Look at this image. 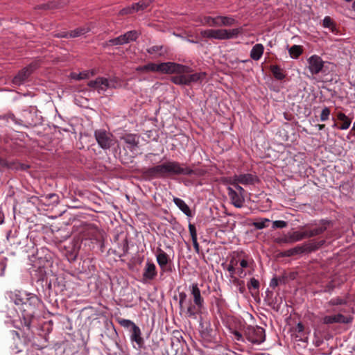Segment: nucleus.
Masks as SVG:
<instances>
[{
    "mask_svg": "<svg viewBox=\"0 0 355 355\" xmlns=\"http://www.w3.org/2000/svg\"><path fill=\"white\" fill-rule=\"evenodd\" d=\"M187 71L171 78V81L176 85H190L192 83H201L206 78L205 72L191 73V69L187 67Z\"/></svg>",
    "mask_w": 355,
    "mask_h": 355,
    "instance_id": "obj_2",
    "label": "nucleus"
},
{
    "mask_svg": "<svg viewBox=\"0 0 355 355\" xmlns=\"http://www.w3.org/2000/svg\"><path fill=\"white\" fill-rule=\"evenodd\" d=\"M272 72L274 76L278 80H282L285 77V76L282 72L281 69L277 66H273L272 67Z\"/></svg>",
    "mask_w": 355,
    "mask_h": 355,
    "instance_id": "obj_41",
    "label": "nucleus"
},
{
    "mask_svg": "<svg viewBox=\"0 0 355 355\" xmlns=\"http://www.w3.org/2000/svg\"><path fill=\"white\" fill-rule=\"evenodd\" d=\"M157 271L154 263L148 261L144 266L143 278L145 280H153L157 276Z\"/></svg>",
    "mask_w": 355,
    "mask_h": 355,
    "instance_id": "obj_18",
    "label": "nucleus"
},
{
    "mask_svg": "<svg viewBox=\"0 0 355 355\" xmlns=\"http://www.w3.org/2000/svg\"><path fill=\"white\" fill-rule=\"evenodd\" d=\"M166 177L175 175H192L194 172L185 164H180L175 161L166 162Z\"/></svg>",
    "mask_w": 355,
    "mask_h": 355,
    "instance_id": "obj_4",
    "label": "nucleus"
},
{
    "mask_svg": "<svg viewBox=\"0 0 355 355\" xmlns=\"http://www.w3.org/2000/svg\"><path fill=\"white\" fill-rule=\"evenodd\" d=\"M238 261L234 259H232L230 261V265H232L233 266H236L237 265Z\"/></svg>",
    "mask_w": 355,
    "mask_h": 355,
    "instance_id": "obj_58",
    "label": "nucleus"
},
{
    "mask_svg": "<svg viewBox=\"0 0 355 355\" xmlns=\"http://www.w3.org/2000/svg\"><path fill=\"white\" fill-rule=\"evenodd\" d=\"M295 329L298 333H302L304 331L303 324H302L301 323H298L297 325L296 326Z\"/></svg>",
    "mask_w": 355,
    "mask_h": 355,
    "instance_id": "obj_54",
    "label": "nucleus"
},
{
    "mask_svg": "<svg viewBox=\"0 0 355 355\" xmlns=\"http://www.w3.org/2000/svg\"><path fill=\"white\" fill-rule=\"evenodd\" d=\"M324 125H319L320 130H322L324 128Z\"/></svg>",
    "mask_w": 355,
    "mask_h": 355,
    "instance_id": "obj_62",
    "label": "nucleus"
},
{
    "mask_svg": "<svg viewBox=\"0 0 355 355\" xmlns=\"http://www.w3.org/2000/svg\"><path fill=\"white\" fill-rule=\"evenodd\" d=\"M92 30L91 26L89 25H85L82 27L77 28L70 32H68L66 34L58 35V37H76L81 35H83Z\"/></svg>",
    "mask_w": 355,
    "mask_h": 355,
    "instance_id": "obj_20",
    "label": "nucleus"
},
{
    "mask_svg": "<svg viewBox=\"0 0 355 355\" xmlns=\"http://www.w3.org/2000/svg\"><path fill=\"white\" fill-rule=\"evenodd\" d=\"M228 182L230 184L232 185L236 189V191L244 196L245 190L242 187H241L239 184H240L239 182L235 181V180L230 178V180H228Z\"/></svg>",
    "mask_w": 355,
    "mask_h": 355,
    "instance_id": "obj_40",
    "label": "nucleus"
},
{
    "mask_svg": "<svg viewBox=\"0 0 355 355\" xmlns=\"http://www.w3.org/2000/svg\"><path fill=\"white\" fill-rule=\"evenodd\" d=\"M189 233L191 236V239L192 240L197 239V232H196V227L194 226V225L189 224Z\"/></svg>",
    "mask_w": 355,
    "mask_h": 355,
    "instance_id": "obj_48",
    "label": "nucleus"
},
{
    "mask_svg": "<svg viewBox=\"0 0 355 355\" xmlns=\"http://www.w3.org/2000/svg\"><path fill=\"white\" fill-rule=\"evenodd\" d=\"M352 130L355 131V121H354V123L353 125Z\"/></svg>",
    "mask_w": 355,
    "mask_h": 355,
    "instance_id": "obj_63",
    "label": "nucleus"
},
{
    "mask_svg": "<svg viewBox=\"0 0 355 355\" xmlns=\"http://www.w3.org/2000/svg\"><path fill=\"white\" fill-rule=\"evenodd\" d=\"M231 178L235 180V181L239 182L240 184L243 185H250L254 184L257 180L255 176L252 174H240L235 175Z\"/></svg>",
    "mask_w": 355,
    "mask_h": 355,
    "instance_id": "obj_21",
    "label": "nucleus"
},
{
    "mask_svg": "<svg viewBox=\"0 0 355 355\" xmlns=\"http://www.w3.org/2000/svg\"><path fill=\"white\" fill-rule=\"evenodd\" d=\"M243 33V28L232 29H207L201 31V35L205 38L218 40H227L237 38Z\"/></svg>",
    "mask_w": 355,
    "mask_h": 355,
    "instance_id": "obj_1",
    "label": "nucleus"
},
{
    "mask_svg": "<svg viewBox=\"0 0 355 355\" xmlns=\"http://www.w3.org/2000/svg\"><path fill=\"white\" fill-rule=\"evenodd\" d=\"M89 71H85V72H81V73H79L78 74L76 73H71V78H74V79H76V80H82V79H85V78H88L89 77Z\"/></svg>",
    "mask_w": 355,
    "mask_h": 355,
    "instance_id": "obj_43",
    "label": "nucleus"
},
{
    "mask_svg": "<svg viewBox=\"0 0 355 355\" xmlns=\"http://www.w3.org/2000/svg\"><path fill=\"white\" fill-rule=\"evenodd\" d=\"M173 202L175 205L187 216H191V210L189 207V206L185 203V202L179 198H174Z\"/></svg>",
    "mask_w": 355,
    "mask_h": 355,
    "instance_id": "obj_27",
    "label": "nucleus"
},
{
    "mask_svg": "<svg viewBox=\"0 0 355 355\" xmlns=\"http://www.w3.org/2000/svg\"><path fill=\"white\" fill-rule=\"evenodd\" d=\"M25 295L24 293H22L21 292H15L14 293H12L10 295V299L11 300L16 304V305H27V302H25Z\"/></svg>",
    "mask_w": 355,
    "mask_h": 355,
    "instance_id": "obj_28",
    "label": "nucleus"
},
{
    "mask_svg": "<svg viewBox=\"0 0 355 355\" xmlns=\"http://www.w3.org/2000/svg\"><path fill=\"white\" fill-rule=\"evenodd\" d=\"M117 321L121 327L127 329L128 331L132 329V328H133L136 325V324L134 322L128 319L119 318Z\"/></svg>",
    "mask_w": 355,
    "mask_h": 355,
    "instance_id": "obj_37",
    "label": "nucleus"
},
{
    "mask_svg": "<svg viewBox=\"0 0 355 355\" xmlns=\"http://www.w3.org/2000/svg\"><path fill=\"white\" fill-rule=\"evenodd\" d=\"M302 47L300 45H293L288 49L289 55L293 59L297 58L302 53Z\"/></svg>",
    "mask_w": 355,
    "mask_h": 355,
    "instance_id": "obj_34",
    "label": "nucleus"
},
{
    "mask_svg": "<svg viewBox=\"0 0 355 355\" xmlns=\"http://www.w3.org/2000/svg\"><path fill=\"white\" fill-rule=\"evenodd\" d=\"M346 303H347V301L345 299H343L339 297L332 298L329 302V304L331 305V306L342 305V304H345Z\"/></svg>",
    "mask_w": 355,
    "mask_h": 355,
    "instance_id": "obj_42",
    "label": "nucleus"
},
{
    "mask_svg": "<svg viewBox=\"0 0 355 355\" xmlns=\"http://www.w3.org/2000/svg\"><path fill=\"white\" fill-rule=\"evenodd\" d=\"M134 12H135V8L132 4L131 6H128V7L124 8L122 10H121L119 12V14L121 15H125L132 14Z\"/></svg>",
    "mask_w": 355,
    "mask_h": 355,
    "instance_id": "obj_46",
    "label": "nucleus"
},
{
    "mask_svg": "<svg viewBox=\"0 0 355 355\" xmlns=\"http://www.w3.org/2000/svg\"><path fill=\"white\" fill-rule=\"evenodd\" d=\"M240 266H241L242 269L244 268H247L249 266L248 261L247 260H245V259H242L240 261Z\"/></svg>",
    "mask_w": 355,
    "mask_h": 355,
    "instance_id": "obj_53",
    "label": "nucleus"
},
{
    "mask_svg": "<svg viewBox=\"0 0 355 355\" xmlns=\"http://www.w3.org/2000/svg\"><path fill=\"white\" fill-rule=\"evenodd\" d=\"M216 27L232 26L236 24V20L232 16H216Z\"/></svg>",
    "mask_w": 355,
    "mask_h": 355,
    "instance_id": "obj_22",
    "label": "nucleus"
},
{
    "mask_svg": "<svg viewBox=\"0 0 355 355\" xmlns=\"http://www.w3.org/2000/svg\"><path fill=\"white\" fill-rule=\"evenodd\" d=\"M238 274H239L240 277H243L246 275V273L243 271V270L242 268L239 270Z\"/></svg>",
    "mask_w": 355,
    "mask_h": 355,
    "instance_id": "obj_57",
    "label": "nucleus"
},
{
    "mask_svg": "<svg viewBox=\"0 0 355 355\" xmlns=\"http://www.w3.org/2000/svg\"><path fill=\"white\" fill-rule=\"evenodd\" d=\"M245 336L250 343L259 345L265 340V330L258 326L248 327L245 331Z\"/></svg>",
    "mask_w": 355,
    "mask_h": 355,
    "instance_id": "obj_8",
    "label": "nucleus"
},
{
    "mask_svg": "<svg viewBox=\"0 0 355 355\" xmlns=\"http://www.w3.org/2000/svg\"><path fill=\"white\" fill-rule=\"evenodd\" d=\"M216 17L205 16L204 17L202 23L204 25L216 27Z\"/></svg>",
    "mask_w": 355,
    "mask_h": 355,
    "instance_id": "obj_39",
    "label": "nucleus"
},
{
    "mask_svg": "<svg viewBox=\"0 0 355 355\" xmlns=\"http://www.w3.org/2000/svg\"><path fill=\"white\" fill-rule=\"evenodd\" d=\"M192 242H193V247H194L195 251H196L197 253H199V252H200V247H199V244H198V243L197 239L192 240Z\"/></svg>",
    "mask_w": 355,
    "mask_h": 355,
    "instance_id": "obj_52",
    "label": "nucleus"
},
{
    "mask_svg": "<svg viewBox=\"0 0 355 355\" xmlns=\"http://www.w3.org/2000/svg\"><path fill=\"white\" fill-rule=\"evenodd\" d=\"M288 238H289L291 243L302 241V239L306 238L305 234L304 233V232H300V231L290 232H288Z\"/></svg>",
    "mask_w": 355,
    "mask_h": 355,
    "instance_id": "obj_29",
    "label": "nucleus"
},
{
    "mask_svg": "<svg viewBox=\"0 0 355 355\" xmlns=\"http://www.w3.org/2000/svg\"><path fill=\"white\" fill-rule=\"evenodd\" d=\"M234 335H235V336H236V338H237L238 340H239L241 338V337H242L241 334L239 332H238V331H236L234 333Z\"/></svg>",
    "mask_w": 355,
    "mask_h": 355,
    "instance_id": "obj_59",
    "label": "nucleus"
},
{
    "mask_svg": "<svg viewBox=\"0 0 355 355\" xmlns=\"http://www.w3.org/2000/svg\"><path fill=\"white\" fill-rule=\"evenodd\" d=\"M121 140L123 141L128 148L133 153H137L138 150V145L139 143V137L135 134H125L121 137Z\"/></svg>",
    "mask_w": 355,
    "mask_h": 355,
    "instance_id": "obj_11",
    "label": "nucleus"
},
{
    "mask_svg": "<svg viewBox=\"0 0 355 355\" xmlns=\"http://www.w3.org/2000/svg\"><path fill=\"white\" fill-rule=\"evenodd\" d=\"M305 251L304 246L297 245L295 248L289 249L284 252L285 256L291 257L296 254H302Z\"/></svg>",
    "mask_w": 355,
    "mask_h": 355,
    "instance_id": "obj_36",
    "label": "nucleus"
},
{
    "mask_svg": "<svg viewBox=\"0 0 355 355\" xmlns=\"http://www.w3.org/2000/svg\"><path fill=\"white\" fill-rule=\"evenodd\" d=\"M136 70L140 72H157V64L150 62L146 65L137 67Z\"/></svg>",
    "mask_w": 355,
    "mask_h": 355,
    "instance_id": "obj_30",
    "label": "nucleus"
},
{
    "mask_svg": "<svg viewBox=\"0 0 355 355\" xmlns=\"http://www.w3.org/2000/svg\"><path fill=\"white\" fill-rule=\"evenodd\" d=\"M179 305L181 311H184L186 314L189 316H194L196 313H199L200 311L195 306L193 301L187 298V295L185 293L181 292L179 293Z\"/></svg>",
    "mask_w": 355,
    "mask_h": 355,
    "instance_id": "obj_7",
    "label": "nucleus"
},
{
    "mask_svg": "<svg viewBox=\"0 0 355 355\" xmlns=\"http://www.w3.org/2000/svg\"><path fill=\"white\" fill-rule=\"evenodd\" d=\"M352 9L354 10V11H355V1L353 2Z\"/></svg>",
    "mask_w": 355,
    "mask_h": 355,
    "instance_id": "obj_61",
    "label": "nucleus"
},
{
    "mask_svg": "<svg viewBox=\"0 0 355 355\" xmlns=\"http://www.w3.org/2000/svg\"><path fill=\"white\" fill-rule=\"evenodd\" d=\"M249 288H253L254 289H257L259 287V282L254 278H251L250 282L248 284Z\"/></svg>",
    "mask_w": 355,
    "mask_h": 355,
    "instance_id": "obj_49",
    "label": "nucleus"
},
{
    "mask_svg": "<svg viewBox=\"0 0 355 355\" xmlns=\"http://www.w3.org/2000/svg\"><path fill=\"white\" fill-rule=\"evenodd\" d=\"M277 284H278L277 280L276 279H272L270 282V286L271 287H275L276 286H277Z\"/></svg>",
    "mask_w": 355,
    "mask_h": 355,
    "instance_id": "obj_56",
    "label": "nucleus"
},
{
    "mask_svg": "<svg viewBox=\"0 0 355 355\" xmlns=\"http://www.w3.org/2000/svg\"><path fill=\"white\" fill-rule=\"evenodd\" d=\"M330 114V110L328 107H325L324 109H322L321 114H320V120L322 121H325L329 119Z\"/></svg>",
    "mask_w": 355,
    "mask_h": 355,
    "instance_id": "obj_44",
    "label": "nucleus"
},
{
    "mask_svg": "<svg viewBox=\"0 0 355 355\" xmlns=\"http://www.w3.org/2000/svg\"><path fill=\"white\" fill-rule=\"evenodd\" d=\"M163 46H153L147 49L149 54L154 55L156 57L164 55L165 51L163 50Z\"/></svg>",
    "mask_w": 355,
    "mask_h": 355,
    "instance_id": "obj_35",
    "label": "nucleus"
},
{
    "mask_svg": "<svg viewBox=\"0 0 355 355\" xmlns=\"http://www.w3.org/2000/svg\"><path fill=\"white\" fill-rule=\"evenodd\" d=\"M187 66L173 62H162L157 64V72L162 73L180 75L187 71Z\"/></svg>",
    "mask_w": 355,
    "mask_h": 355,
    "instance_id": "obj_6",
    "label": "nucleus"
},
{
    "mask_svg": "<svg viewBox=\"0 0 355 355\" xmlns=\"http://www.w3.org/2000/svg\"><path fill=\"white\" fill-rule=\"evenodd\" d=\"M24 295L26 297L25 302H27L26 306L28 305L33 308H35V306L39 303V300L36 295L26 293H24Z\"/></svg>",
    "mask_w": 355,
    "mask_h": 355,
    "instance_id": "obj_32",
    "label": "nucleus"
},
{
    "mask_svg": "<svg viewBox=\"0 0 355 355\" xmlns=\"http://www.w3.org/2000/svg\"><path fill=\"white\" fill-rule=\"evenodd\" d=\"M3 223V218L1 214L0 213V224H2Z\"/></svg>",
    "mask_w": 355,
    "mask_h": 355,
    "instance_id": "obj_60",
    "label": "nucleus"
},
{
    "mask_svg": "<svg viewBox=\"0 0 355 355\" xmlns=\"http://www.w3.org/2000/svg\"><path fill=\"white\" fill-rule=\"evenodd\" d=\"M337 119L338 121H340L342 123L340 126L339 127V129L340 130H347L352 123V119H349L347 116H346L343 112H338L337 114Z\"/></svg>",
    "mask_w": 355,
    "mask_h": 355,
    "instance_id": "obj_26",
    "label": "nucleus"
},
{
    "mask_svg": "<svg viewBox=\"0 0 355 355\" xmlns=\"http://www.w3.org/2000/svg\"><path fill=\"white\" fill-rule=\"evenodd\" d=\"M94 137L98 146L103 149H109L114 144L112 134L104 129L95 130Z\"/></svg>",
    "mask_w": 355,
    "mask_h": 355,
    "instance_id": "obj_5",
    "label": "nucleus"
},
{
    "mask_svg": "<svg viewBox=\"0 0 355 355\" xmlns=\"http://www.w3.org/2000/svg\"><path fill=\"white\" fill-rule=\"evenodd\" d=\"M153 0H141L138 3H134L133 6L135 8V12L144 10L147 8L153 2Z\"/></svg>",
    "mask_w": 355,
    "mask_h": 355,
    "instance_id": "obj_33",
    "label": "nucleus"
},
{
    "mask_svg": "<svg viewBox=\"0 0 355 355\" xmlns=\"http://www.w3.org/2000/svg\"><path fill=\"white\" fill-rule=\"evenodd\" d=\"M327 223V221L322 220L321 225H319L318 227L311 230L304 231V233L305 234V237L310 238L322 234L326 230V225Z\"/></svg>",
    "mask_w": 355,
    "mask_h": 355,
    "instance_id": "obj_24",
    "label": "nucleus"
},
{
    "mask_svg": "<svg viewBox=\"0 0 355 355\" xmlns=\"http://www.w3.org/2000/svg\"><path fill=\"white\" fill-rule=\"evenodd\" d=\"M191 291L195 306L200 311L204 304V300L201 296L200 290L198 288V284H193L191 285Z\"/></svg>",
    "mask_w": 355,
    "mask_h": 355,
    "instance_id": "obj_17",
    "label": "nucleus"
},
{
    "mask_svg": "<svg viewBox=\"0 0 355 355\" xmlns=\"http://www.w3.org/2000/svg\"><path fill=\"white\" fill-rule=\"evenodd\" d=\"M40 116L35 107H30L28 110L23 111L24 121L29 125H36L40 121Z\"/></svg>",
    "mask_w": 355,
    "mask_h": 355,
    "instance_id": "obj_12",
    "label": "nucleus"
},
{
    "mask_svg": "<svg viewBox=\"0 0 355 355\" xmlns=\"http://www.w3.org/2000/svg\"><path fill=\"white\" fill-rule=\"evenodd\" d=\"M88 86L96 89L98 93L105 92L108 89L117 88L121 86V83L117 78L107 79L103 77H98L94 80L88 83Z\"/></svg>",
    "mask_w": 355,
    "mask_h": 355,
    "instance_id": "obj_3",
    "label": "nucleus"
},
{
    "mask_svg": "<svg viewBox=\"0 0 355 355\" xmlns=\"http://www.w3.org/2000/svg\"><path fill=\"white\" fill-rule=\"evenodd\" d=\"M0 121H5L6 123H10V122L16 125L22 124L23 121L18 120L12 114H8L3 116H0Z\"/></svg>",
    "mask_w": 355,
    "mask_h": 355,
    "instance_id": "obj_31",
    "label": "nucleus"
},
{
    "mask_svg": "<svg viewBox=\"0 0 355 355\" xmlns=\"http://www.w3.org/2000/svg\"><path fill=\"white\" fill-rule=\"evenodd\" d=\"M264 51V47L261 44H255L251 51H250V58L254 60H259Z\"/></svg>",
    "mask_w": 355,
    "mask_h": 355,
    "instance_id": "obj_25",
    "label": "nucleus"
},
{
    "mask_svg": "<svg viewBox=\"0 0 355 355\" xmlns=\"http://www.w3.org/2000/svg\"><path fill=\"white\" fill-rule=\"evenodd\" d=\"M33 71L32 64L24 68L13 78L12 83L16 85H20L28 78Z\"/></svg>",
    "mask_w": 355,
    "mask_h": 355,
    "instance_id": "obj_14",
    "label": "nucleus"
},
{
    "mask_svg": "<svg viewBox=\"0 0 355 355\" xmlns=\"http://www.w3.org/2000/svg\"><path fill=\"white\" fill-rule=\"evenodd\" d=\"M166 162L148 168V174L153 178L166 177Z\"/></svg>",
    "mask_w": 355,
    "mask_h": 355,
    "instance_id": "obj_19",
    "label": "nucleus"
},
{
    "mask_svg": "<svg viewBox=\"0 0 355 355\" xmlns=\"http://www.w3.org/2000/svg\"><path fill=\"white\" fill-rule=\"evenodd\" d=\"M287 226V223L284 220H275L272 223V228H284Z\"/></svg>",
    "mask_w": 355,
    "mask_h": 355,
    "instance_id": "obj_47",
    "label": "nucleus"
},
{
    "mask_svg": "<svg viewBox=\"0 0 355 355\" xmlns=\"http://www.w3.org/2000/svg\"><path fill=\"white\" fill-rule=\"evenodd\" d=\"M7 261V258H4L3 260L0 261V266L3 270L6 268V262Z\"/></svg>",
    "mask_w": 355,
    "mask_h": 355,
    "instance_id": "obj_55",
    "label": "nucleus"
},
{
    "mask_svg": "<svg viewBox=\"0 0 355 355\" xmlns=\"http://www.w3.org/2000/svg\"><path fill=\"white\" fill-rule=\"evenodd\" d=\"M188 42H191V43H195L196 42H194L193 40H188Z\"/></svg>",
    "mask_w": 355,
    "mask_h": 355,
    "instance_id": "obj_64",
    "label": "nucleus"
},
{
    "mask_svg": "<svg viewBox=\"0 0 355 355\" xmlns=\"http://www.w3.org/2000/svg\"><path fill=\"white\" fill-rule=\"evenodd\" d=\"M139 36V33L136 31H128L123 35H121L114 39H111L108 41L110 45H123L130 42L135 41Z\"/></svg>",
    "mask_w": 355,
    "mask_h": 355,
    "instance_id": "obj_10",
    "label": "nucleus"
},
{
    "mask_svg": "<svg viewBox=\"0 0 355 355\" xmlns=\"http://www.w3.org/2000/svg\"><path fill=\"white\" fill-rule=\"evenodd\" d=\"M353 320L352 316H345L341 313H338L333 315H326L322 318V322L326 324L340 323V324H349Z\"/></svg>",
    "mask_w": 355,
    "mask_h": 355,
    "instance_id": "obj_13",
    "label": "nucleus"
},
{
    "mask_svg": "<svg viewBox=\"0 0 355 355\" xmlns=\"http://www.w3.org/2000/svg\"><path fill=\"white\" fill-rule=\"evenodd\" d=\"M156 259L159 267L164 272L165 270L166 265L169 261V257L168 254L162 249L158 248L156 254Z\"/></svg>",
    "mask_w": 355,
    "mask_h": 355,
    "instance_id": "obj_23",
    "label": "nucleus"
},
{
    "mask_svg": "<svg viewBox=\"0 0 355 355\" xmlns=\"http://www.w3.org/2000/svg\"><path fill=\"white\" fill-rule=\"evenodd\" d=\"M270 222V220L268 218H261L256 222H254L253 226L258 230H261L267 227Z\"/></svg>",
    "mask_w": 355,
    "mask_h": 355,
    "instance_id": "obj_38",
    "label": "nucleus"
},
{
    "mask_svg": "<svg viewBox=\"0 0 355 355\" xmlns=\"http://www.w3.org/2000/svg\"><path fill=\"white\" fill-rule=\"evenodd\" d=\"M275 242L278 244L291 243L288 233L281 237L277 238Z\"/></svg>",
    "mask_w": 355,
    "mask_h": 355,
    "instance_id": "obj_45",
    "label": "nucleus"
},
{
    "mask_svg": "<svg viewBox=\"0 0 355 355\" xmlns=\"http://www.w3.org/2000/svg\"><path fill=\"white\" fill-rule=\"evenodd\" d=\"M130 335V339L132 343H135L137 347L135 345H133L134 348L139 349L142 347L144 345V339L141 337V331L140 328L135 325L132 329L129 331Z\"/></svg>",
    "mask_w": 355,
    "mask_h": 355,
    "instance_id": "obj_15",
    "label": "nucleus"
},
{
    "mask_svg": "<svg viewBox=\"0 0 355 355\" xmlns=\"http://www.w3.org/2000/svg\"><path fill=\"white\" fill-rule=\"evenodd\" d=\"M228 196L232 205L237 208H241L245 201L244 196L236 191L233 188L227 187Z\"/></svg>",
    "mask_w": 355,
    "mask_h": 355,
    "instance_id": "obj_16",
    "label": "nucleus"
},
{
    "mask_svg": "<svg viewBox=\"0 0 355 355\" xmlns=\"http://www.w3.org/2000/svg\"><path fill=\"white\" fill-rule=\"evenodd\" d=\"M226 269L230 273V277H233L235 273V266L229 264Z\"/></svg>",
    "mask_w": 355,
    "mask_h": 355,
    "instance_id": "obj_51",
    "label": "nucleus"
},
{
    "mask_svg": "<svg viewBox=\"0 0 355 355\" xmlns=\"http://www.w3.org/2000/svg\"><path fill=\"white\" fill-rule=\"evenodd\" d=\"M322 24H323L324 27L331 28L333 23L329 17H325L323 19Z\"/></svg>",
    "mask_w": 355,
    "mask_h": 355,
    "instance_id": "obj_50",
    "label": "nucleus"
},
{
    "mask_svg": "<svg viewBox=\"0 0 355 355\" xmlns=\"http://www.w3.org/2000/svg\"><path fill=\"white\" fill-rule=\"evenodd\" d=\"M324 62L318 55H313L307 59V67L312 75L322 72Z\"/></svg>",
    "mask_w": 355,
    "mask_h": 355,
    "instance_id": "obj_9",
    "label": "nucleus"
}]
</instances>
